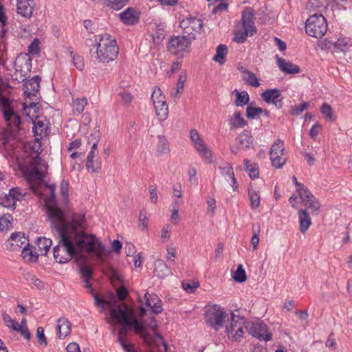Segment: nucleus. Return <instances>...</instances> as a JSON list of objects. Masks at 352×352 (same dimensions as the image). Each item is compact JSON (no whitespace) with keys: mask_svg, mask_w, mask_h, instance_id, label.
I'll return each instance as SVG.
<instances>
[{"mask_svg":"<svg viewBox=\"0 0 352 352\" xmlns=\"http://www.w3.org/2000/svg\"><path fill=\"white\" fill-rule=\"evenodd\" d=\"M263 113V109L261 107H256L252 105V103L248 105L246 108V116L249 119H256L259 118Z\"/></svg>","mask_w":352,"mask_h":352,"instance_id":"37","label":"nucleus"},{"mask_svg":"<svg viewBox=\"0 0 352 352\" xmlns=\"http://www.w3.org/2000/svg\"><path fill=\"white\" fill-rule=\"evenodd\" d=\"M246 331L259 340L269 341L272 339V334L268 332L267 326L263 322H248Z\"/></svg>","mask_w":352,"mask_h":352,"instance_id":"13","label":"nucleus"},{"mask_svg":"<svg viewBox=\"0 0 352 352\" xmlns=\"http://www.w3.org/2000/svg\"><path fill=\"white\" fill-rule=\"evenodd\" d=\"M228 53V47L226 45H219L216 50V54L213 57V60L220 65H223Z\"/></svg>","mask_w":352,"mask_h":352,"instance_id":"35","label":"nucleus"},{"mask_svg":"<svg viewBox=\"0 0 352 352\" xmlns=\"http://www.w3.org/2000/svg\"><path fill=\"white\" fill-rule=\"evenodd\" d=\"M110 314L113 319L119 323H124L126 327H133L135 331L139 334L145 342L150 343L152 342L151 335L144 329V325L136 318L129 315L126 310L121 308L119 305L118 309L111 307Z\"/></svg>","mask_w":352,"mask_h":352,"instance_id":"3","label":"nucleus"},{"mask_svg":"<svg viewBox=\"0 0 352 352\" xmlns=\"http://www.w3.org/2000/svg\"><path fill=\"white\" fill-rule=\"evenodd\" d=\"M36 337L38 340V343L41 346H46L47 345V338L44 334V329L42 327H38L36 330Z\"/></svg>","mask_w":352,"mask_h":352,"instance_id":"51","label":"nucleus"},{"mask_svg":"<svg viewBox=\"0 0 352 352\" xmlns=\"http://www.w3.org/2000/svg\"><path fill=\"white\" fill-rule=\"evenodd\" d=\"M254 229V234L251 239V243L252 244L254 250H256L258 247V244L259 242V238L258 232H259L260 226L259 224L254 225L253 226Z\"/></svg>","mask_w":352,"mask_h":352,"instance_id":"53","label":"nucleus"},{"mask_svg":"<svg viewBox=\"0 0 352 352\" xmlns=\"http://www.w3.org/2000/svg\"><path fill=\"white\" fill-rule=\"evenodd\" d=\"M228 316L224 311V309L217 305L209 307L206 311V323L217 331L223 327V322Z\"/></svg>","mask_w":352,"mask_h":352,"instance_id":"8","label":"nucleus"},{"mask_svg":"<svg viewBox=\"0 0 352 352\" xmlns=\"http://www.w3.org/2000/svg\"><path fill=\"white\" fill-rule=\"evenodd\" d=\"M155 115L160 121H164L168 114V108L166 102L162 103H157L154 105Z\"/></svg>","mask_w":352,"mask_h":352,"instance_id":"32","label":"nucleus"},{"mask_svg":"<svg viewBox=\"0 0 352 352\" xmlns=\"http://www.w3.org/2000/svg\"><path fill=\"white\" fill-rule=\"evenodd\" d=\"M71 55L74 66L77 69L82 71L84 69V60L82 57L78 54H73V52H71Z\"/></svg>","mask_w":352,"mask_h":352,"instance_id":"50","label":"nucleus"},{"mask_svg":"<svg viewBox=\"0 0 352 352\" xmlns=\"http://www.w3.org/2000/svg\"><path fill=\"white\" fill-rule=\"evenodd\" d=\"M234 279L239 283H243L246 280L247 276L245 270L242 265L237 267L236 272L233 276Z\"/></svg>","mask_w":352,"mask_h":352,"instance_id":"43","label":"nucleus"},{"mask_svg":"<svg viewBox=\"0 0 352 352\" xmlns=\"http://www.w3.org/2000/svg\"><path fill=\"white\" fill-rule=\"evenodd\" d=\"M144 298L146 305L150 307L155 314H160L162 311V302L156 294L146 292L144 294Z\"/></svg>","mask_w":352,"mask_h":352,"instance_id":"21","label":"nucleus"},{"mask_svg":"<svg viewBox=\"0 0 352 352\" xmlns=\"http://www.w3.org/2000/svg\"><path fill=\"white\" fill-rule=\"evenodd\" d=\"M248 36H250V33L248 32L243 30V32H237L235 33L234 41L239 43H243Z\"/></svg>","mask_w":352,"mask_h":352,"instance_id":"59","label":"nucleus"},{"mask_svg":"<svg viewBox=\"0 0 352 352\" xmlns=\"http://www.w3.org/2000/svg\"><path fill=\"white\" fill-rule=\"evenodd\" d=\"M219 168L221 170L222 175H227L231 179V182L232 183V188L234 190H236L239 186L234 177L232 166L230 164H226L225 166H219Z\"/></svg>","mask_w":352,"mask_h":352,"instance_id":"31","label":"nucleus"},{"mask_svg":"<svg viewBox=\"0 0 352 352\" xmlns=\"http://www.w3.org/2000/svg\"><path fill=\"white\" fill-rule=\"evenodd\" d=\"M239 146L243 150L250 148L251 144L253 143V137L248 131H244L238 136Z\"/></svg>","mask_w":352,"mask_h":352,"instance_id":"27","label":"nucleus"},{"mask_svg":"<svg viewBox=\"0 0 352 352\" xmlns=\"http://www.w3.org/2000/svg\"><path fill=\"white\" fill-rule=\"evenodd\" d=\"M284 150L283 142L277 139L270 151V160L274 167L280 168L285 164L287 158L284 156Z\"/></svg>","mask_w":352,"mask_h":352,"instance_id":"11","label":"nucleus"},{"mask_svg":"<svg viewBox=\"0 0 352 352\" xmlns=\"http://www.w3.org/2000/svg\"><path fill=\"white\" fill-rule=\"evenodd\" d=\"M305 206L311 210V212H318L320 208V204L316 197L313 199H309V201L307 202V205Z\"/></svg>","mask_w":352,"mask_h":352,"instance_id":"60","label":"nucleus"},{"mask_svg":"<svg viewBox=\"0 0 352 352\" xmlns=\"http://www.w3.org/2000/svg\"><path fill=\"white\" fill-rule=\"evenodd\" d=\"M47 210L50 228L60 238L58 244L53 249L54 258L57 263H66L74 258L79 263H83L87 261V253L102 256L104 248L101 242L83 231L84 216L75 217L68 223L59 208L47 206Z\"/></svg>","mask_w":352,"mask_h":352,"instance_id":"1","label":"nucleus"},{"mask_svg":"<svg viewBox=\"0 0 352 352\" xmlns=\"http://www.w3.org/2000/svg\"><path fill=\"white\" fill-rule=\"evenodd\" d=\"M243 30L250 33V36L256 32V27L254 26V21H245L242 23Z\"/></svg>","mask_w":352,"mask_h":352,"instance_id":"61","label":"nucleus"},{"mask_svg":"<svg viewBox=\"0 0 352 352\" xmlns=\"http://www.w3.org/2000/svg\"><path fill=\"white\" fill-rule=\"evenodd\" d=\"M203 25L202 20L195 16L186 17L179 23L185 36H187L192 41L201 33Z\"/></svg>","mask_w":352,"mask_h":352,"instance_id":"9","label":"nucleus"},{"mask_svg":"<svg viewBox=\"0 0 352 352\" xmlns=\"http://www.w3.org/2000/svg\"><path fill=\"white\" fill-rule=\"evenodd\" d=\"M26 74L27 72L16 68L14 74H12V78L18 82H24L26 79Z\"/></svg>","mask_w":352,"mask_h":352,"instance_id":"56","label":"nucleus"},{"mask_svg":"<svg viewBox=\"0 0 352 352\" xmlns=\"http://www.w3.org/2000/svg\"><path fill=\"white\" fill-rule=\"evenodd\" d=\"M169 145L167 139L164 135H158L156 152L157 155H162L169 153Z\"/></svg>","mask_w":352,"mask_h":352,"instance_id":"30","label":"nucleus"},{"mask_svg":"<svg viewBox=\"0 0 352 352\" xmlns=\"http://www.w3.org/2000/svg\"><path fill=\"white\" fill-rule=\"evenodd\" d=\"M188 174L189 175V182L192 184L197 185L198 180L196 177L197 170L195 167L190 166L188 170Z\"/></svg>","mask_w":352,"mask_h":352,"instance_id":"62","label":"nucleus"},{"mask_svg":"<svg viewBox=\"0 0 352 352\" xmlns=\"http://www.w3.org/2000/svg\"><path fill=\"white\" fill-rule=\"evenodd\" d=\"M25 193H23L19 188L10 189L9 193L1 198V204L7 208H15L17 201L20 200Z\"/></svg>","mask_w":352,"mask_h":352,"instance_id":"15","label":"nucleus"},{"mask_svg":"<svg viewBox=\"0 0 352 352\" xmlns=\"http://www.w3.org/2000/svg\"><path fill=\"white\" fill-rule=\"evenodd\" d=\"M182 204H183L182 200H177L174 203V205L173 207V210H172V214H171V217H170V221L174 224H177L178 223V221H179V215H178L179 206Z\"/></svg>","mask_w":352,"mask_h":352,"instance_id":"46","label":"nucleus"},{"mask_svg":"<svg viewBox=\"0 0 352 352\" xmlns=\"http://www.w3.org/2000/svg\"><path fill=\"white\" fill-rule=\"evenodd\" d=\"M333 44V50H338L342 52L346 50L348 42L345 38H338Z\"/></svg>","mask_w":352,"mask_h":352,"instance_id":"49","label":"nucleus"},{"mask_svg":"<svg viewBox=\"0 0 352 352\" xmlns=\"http://www.w3.org/2000/svg\"><path fill=\"white\" fill-rule=\"evenodd\" d=\"M119 48L115 39L108 34L102 35L97 44V60L103 63L113 61L118 56Z\"/></svg>","mask_w":352,"mask_h":352,"instance_id":"4","label":"nucleus"},{"mask_svg":"<svg viewBox=\"0 0 352 352\" xmlns=\"http://www.w3.org/2000/svg\"><path fill=\"white\" fill-rule=\"evenodd\" d=\"M24 245L29 247L30 243L28 238L21 232L12 233L10 239L6 242L7 249L10 251H19Z\"/></svg>","mask_w":352,"mask_h":352,"instance_id":"14","label":"nucleus"},{"mask_svg":"<svg viewBox=\"0 0 352 352\" xmlns=\"http://www.w3.org/2000/svg\"><path fill=\"white\" fill-rule=\"evenodd\" d=\"M37 245L38 247L39 254L46 256L52 245V241L49 238L41 237L37 240Z\"/></svg>","mask_w":352,"mask_h":352,"instance_id":"29","label":"nucleus"},{"mask_svg":"<svg viewBox=\"0 0 352 352\" xmlns=\"http://www.w3.org/2000/svg\"><path fill=\"white\" fill-rule=\"evenodd\" d=\"M244 164L245 166V170L248 172L249 176L253 179H256L259 175L258 165L256 164H250V161L248 160H244Z\"/></svg>","mask_w":352,"mask_h":352,"instance_id":"38","label":"nucleus"},{"mask_svg":"<svg viewBox=\"0 0 352 352\" xmlns=\"http://www.w3.org/2000/svg\"><path fill=\"white\" fill-rule=\"evenodd\" d=\"M248 194L250 200V205L252 209H256L260 206V195L253 189L248 190Z\"/></svg>","mask_w":352,"mask_h":352,"instance_id":"40","label":"nucleus"},{"mask_svg":"<svg viewBox=\"0 0 352 352\" xmlns=\"http://www.w3.org/2000/svg\"><path fill=\"white\" fill-rule=\"evenodd\" d=\"M128 327H121L119 331H118V341L119 342H125L126 340V338H127V336H128V329H127Z\"/></svg>","mask_w":352,"mask_h":352,"instance_id":"63","label":"nucleus"},{"mask_svg":"<svg viewBox=\"0 0 352 352\" xmlns=\"http://www.w3.org/2000/svg\"><path fill=\"white\" fill-rule=\"evenodd\" d=\"M190 138L199 155L208 163H211L212 153L195 129L190 131Z\"/></svg>","mask_w":352,"mask_h":352,"instance_id":"12","label":"nucleus"},{"mask_svg":"<svg viewBox=\"0 0 352 352\" xmlns=\"http://www.w3.org/2000/svg\"><path fill=\"white\" fill-rule=\"evenodd\" d=\"M322 113L326 116V118L331 119L333 116V111L331 106L327 103H324L321 107Z\"/></svg>","mask_w":352,"mask_h":352,"instance_id":"64","label":"nucleus"},{"mask_svg":"<svg viewBox=\"0 0 352 352\" xmlns=\"http://www.w3.org/2000/svg\"><path fill=\"white\" fill-rule=\"evenodd\" d=\"M324 0H309L306 5V9L310 13L320 12L324 8Z\"/></svg>","mask_w":352,"mask_h":352,"instance_id":"36","label":"nucleus"},{"mask_svg":"<svg viewBox=\"0 0 352 352\" xmlns=\"http://www.w3.org/2000/svg\"><path fill=\"white\" fill-rule=\"evenodd\" d=\"M185 82L186 77H183L182 75H180L177 82V87L175 90L170 93V96L172 97L175 98L178 96V95H179L182 92Z\"/></svg>","mask_w":352,"mask_h":352,"instance_id":"45","label":"nucleus"},{"mask_svg":"<svg viewBox=\"0 0 352 352\" xmlns=\"http://www.w3.org/2000/svg\"><path fill=\"white\" fill-rule=\"evenodd\" d=\"M57 322L58 337L60 339H63L70 333L71 327L69 322L67 319L62 318H59Z\"/></svg>","mask_w":352,"mask_h":352,"instance_id":"28","label":"nucleus"},{"mask_svg":"<svg viewBox=\"0 0 352 352\" xmlns=\"http://www.w3.org/2000/svg\"><path fill=\"white\" fill-rule=\"evenodd\" d=\"M243 80L249 85L253 87H258L260 82L255 74L251 71H243Z\"/></svg>","mask_w":352,"mask_h":352,"instance_id":"34","label":"nucleus"},{"mask_svg":"<svg viewBox=\"0 0 352 352\" xmlns=\"http://www.w3.org/2000/svg\"><path fill=\"white\" fill-rule=\"evenodd\" d=\"M299 196L305 205H307V202L309 201V199H313L315 198L314 195L308 188L303 190L302 192H300V195Z\"/></svg>","mask_w":352,"mask_h":352,"instance_id":"57","label":"nucleus"},{"mask_svg":"<svg viewBox=\"0 0 352 352\" xmlns=\"http://www.w3.org/2000/svg\"><path fill=\"white\" fill-rule=\"evenodd\" d=\"M39 40L34 38L28 47V52L32 55H37L40 52Z\"/></svg>","mask_w":352,"mask_h":352,"instance_id":"52","label":"nucleus"},{"mask_svg":"<svg viewBox=\"0 0 352 352\" xmlns=\"http://www.w3.org/2000/svg\"><path fill=\"white\" fill-rule=\"evenodd\" d=\"M151 100L153 101V105L157 103L164 104V102H166L165 96L162 94L161 89L157 87H155L153 89V94L151 95Z\"/></svg>","mask_w":352,"mask_h":352,"instance_id":"39","label":"nucleus"},{"mask_svg":"<svg viewBox=\"0 0 352 352\" xmlns=\"http://www.w3.org/2000/svg\"><path fill=\"white\" fill-rule=\"evenodd\" d=\"M119 96L121 98L122 102L126 105H129L133 98V96L131 95V94L126 90L120 91L119 92Z\"/></svg>","mask_w":352,"mask_h":352,"instance_id":"54","label":"nucleus"},{"mask_svg":"<svg viewBox=\"0 0 352 352\" xmlns=\"http://www.w3.org/2000/svg\"><path fill=\"white\" fill-rule=\"evenodd\" d=\"M305 31L310 36L321 38L327 31L326 19L321 13L312 14L306 21Z\"/></svg>","mask_w":352,"mask_h":352,"instance_id":"5","label":"nucleus"},{"mask_svg":"<svg viewBox=\"0 0 352 352\" xmlns=\"http://www.w3.org/2000/svg\"><path fill=\"white\" fill-rule=\"evenodd\" d=\"M236 95V100L234 101V105L236 107H243L249 103L250 96L246 91L241 92L235 89L234 91Z\"/></svg>","mask_w":352,"mask_h":352,"instance_id":"33","label":"nucleus"},{"mask_svg":"<svg viewBox=\"0 0 352 352\" xmlns=\"http://www.w3.org/2000/svg\"><path fill=\"white\" fill-rule=\"evenodd\" d=\"M34 167L25 172V177L31 186V188L35 191L33 183L40 184L43 182L47 169V164L39 156H36L34 159Z\"/></svg>","mask_w":352,"mask_h":352,"instance_id":"7","label":"nucleus"},{"mask_svg":"<svg viewBox=\"0 0 352 352\" xmlns=\"http://www.w3.org/2000/svg\"><path fill=\"white\" fill-rule=\"evenodd\" d=\"M96 149V142H95L94 144L91 145V151L89 152L87 157L86 168L93 173H97L101 168L100 163L98 162V159L94 160Z\"/></svg>","mask_w":352,"mask_h":352,"instance_id":"19","label":"nucleus"},{"mask_svg":"<svg viewBox=\"0 0 352 352\" xmlns=\"http://www.w3.org/2000/svg\"><path fill=\"white\" fill-rule=\"evenodd\" d=\"M228 124L231 130L241 128L248 124V122L242 117L241 112L236 111L228 118Z\"/></svg>","mask_w":352,"mask_h":352,"instance_id":"23","label":"nucleus"},{"mask_svg":"<svg viewBox=\"0 0 352 352\" xmlns=\"http://www.w3.org/2000/svg\"><path fill=\"white\" fill-rule=\"evenodd\" d=\"M228 322L229 324H226V331L228 337L234 341H240L244 336V329L246 330L248 322L245 318L231 313L230 316L228 317Z\"/></svg>","mask_w":352,"mask_h":352,"instance_id":"6","label":"nucleus"},{"mask_svg":"<svg viewBox=\"0 0 352 352\" xmlns=\"http://www.w3.org/2000/svg\"><path fill=\"white\" fill-rule=\"evenodd\" d=\"M0 109L7 126L0 135V144L10 153L13 151L24 135L21 118L14 110L12 101L3 95L0 89Z\"/></svg>","mask_w":352,"mask_h":352,"instance_id":"2","label":"nucleus"},{"mask_svg":"<svg viewBox=\"0 0 352 352\" xmlns=\"http://www.w3.org/2000/svg\"><path fill=\"white\" fill-rule=\"evenodd\" d=\"M155 274L160 278H164L170 274L171 271L162 260H157L155 263Z\"/></svg>","mask_w":352,"mask_h":352,"instance_id":"25","label":"nucleus"},{"mask_svg":"<svg viewBox=\"0 0 352 352\" xmlns=\"http://www.w3.org/2000/svg\"><path fill=\"white\" fill-rule=\"evenodd\" d=\"M33 123L34 135L42 138L47 135L48 124L46 119L36 117Z\"/></svg>","mask_w":352,"mask_h":352,"instance_id":"22","label":"nucleus"},{"mask_svg":"<svg viewBox=\"0 0 352 352\" xmlns=\"http://www.w3.org/2000/svg\"><path fill=\"white\" fill-rule=\"evenodd\" d=\"M120 18L125 25H133L140 19V12L133 8H128L120 14Z\"/></svg>","mask_w":352,"mask_h":352,"instance_id":"18","label":"nucleus"},{"mask_svg":"<svg viewBox=\"0 0 352 352\" xmlns=\"http://www.w3.org/2000/svg\"><path fill=\"white\" fill-rule=\"evenodd\" d=\"M254 19V11L251 8H246L242 14V23Z\"/></svg>","mask_w":352,"mask_h":352,"instance_id":"58","label":"nucleus"},{"mask_svg":"<svg viewBox=\"0 0 352 352\" xmlns=\"http://www.w3.org/2000/svg\"><path fill=\"white\" fill-rule=\"evenodd\" d=\"M309 104L307 102H303L300 105H294L291 107L290 114L293 116L300 115L304 110H305Z\"/></svg>","mask_w":352,"mask_h":352,"instance_id":"48","label":"nucleus"},{"mask_svg":"<svg viewBox=\"0 0 352 352\" xmlns=\"http://www.w3.org/2000/svg\"><path fill=\"white\" fill-rule=\"evenodd\" d=\"M192 40L187 36H174L168 39L167 48L170 53L184 56V53L190 52Z\"/></svg>","mask_w":352,"mask_h":352,"instance_id":"10","label":"nucleus"},{"mask_svg":"<svg viewBox=\"0 0 352 352\" xmlns=\"http://www.w3.org/2000/svg\"><path fill=\"white\" fill-rule=\"evenodd\" d=\"M299 218V230L302 233H305L309 228L311 220L307 212L305 209L300 210L298 212Z\"/></svg>","mask_w":352,"mask_h":352,"instance_id":"26","label":"nucleus"},{"mask_svg":"<svg viewBox=\"0 0 352 352\" xmlns=\"http://www.w3.org/2000/svg\"><path fill=\"white\" fill-rule=\"evenodd\" d=\"M41 77L34 76L23 84L24 95L29 98L36 96L40 88Z\"/></svg>","mask_w":352,"mask_h":352,"instance_id":"17","label":"nucleus"},{"mask_svg":"<svg viewBox=\"0 0 352 352\" xmlns=\"http://www.w3.org/2000/svg\"><path fill=\"white\" fill-rule=\"evenodd\" d=\"M2 319L8 328L12 329L15 331L16 330L21 329L19 323L16 320L12 319L10 315L6 312H3L2 314Z\"/></svg>","mask_w":352,"mask_h":352,"instance_id":"41","label":"nucleus"},{"mask_svg":"<svg viewBox=\"0 0 352 352\" xmlns=\"http://www.w3.org/2000/svg\"><path fill=\"white\" fill-rule=\"evenodd\" d=\"M261 98L267 103H272L277 108L283 107V96L278 89H267L261 94Z\"/></svg>","mask_w":352,"mask_h":352,"instance_id":"16","label":"nucleus"},{"mask_svg":"<svg viewBox=\"0 0 352 352\" xmlns=\"http://www.w3.org/2000/svg\"><path fill=\"white\" fill-rule=\"evenodd\" d=\"M87 104V100L86 98H77L74 102V110L80 114L83 112L85 107Z\"/></svg>","mask_w":352,"mask_h":352,"instance_id":"47","label":"nucleus"},{"mask_svg":"<svg viewBox=\"0 0 352 352\" xmlns=\"http://www.w3.org/2000/svg\"><path fill=\"white\" fill-rule=\"evenodd\" d=\"M34 5L27 1H18L17 12L22 16L30 19L32 16Z\"/></svg>","mask_w":352,"mask_h":352,"instance_id":"24","label":"nucleus"},{"mask_svg":"<svg viewBox=\"0 0 352 352\" xmlns=\"http://www.w3.org/2000/svg\"><path fill=\"white\" fill-rule=\"evenodd\" d=\"M19 325L21 329L16 330V331L19 332L25 339L30 340L31 338V333L28 330L26 319L23 318L21 321V324H19Z\"/></svg>","mask_w":352,"mask_h":352,"instance_id":"44","label":"nucleus"},{"mask_svg":"<svg viewBox=\"0 0 352 352\" xmlns=\"http://www.w3.org/2000/svg\"><path fill=\"white\" fill-rule=\"evenodd\" d=\"M87 289L89 294H91L92 296L94 297L95 304L96 306L100 307L102 309H104L106 305H110L109 302L100 298L97 294L94 293V289L92 288L91 285H88Z\"/></svg>","mask_w":352,"mask_h":352,"instance_id":"42","label":"nucleus"},{"mask_svg":"<svg viewBox=\"0 0 352 352\" xmlns=\"http://www.w3.org/2000/svg\"><path fill=\"white\" fill-rule=\"evenodd\" d=\"M22 249L21 254L24 258L30 256L28 259L31 261H36L37 260L38 254L34 255L32 251L29 249L28 247H25V245H24Z\"/></svg>","mask_w":352,"mask_h":352,"instance_id":"55","label":"nucleus"},{"mask_svg":"<svg viewBox=\"0 0 352 352\" xmlns=\"http://www.w3.org/2000/svg\"><path fill=\"white\" fill-rule=\"evenodd\" d=\"M276 58L277 65L283 72L289 74H295L300 72V67L298 65H294L291 62L286 61L278 55L276 56Z\"/></svg>","mask_w":352,"mask_h":352,"instance_id":"20","label":"nucleus"}]
</instances>
